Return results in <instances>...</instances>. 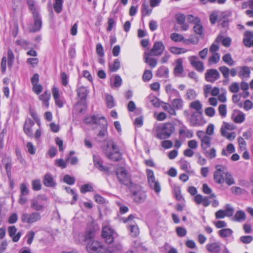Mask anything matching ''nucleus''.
Here are the masks:
<instances>
[{
    "label": "nucleus",
    "mask_w": 253,
    "mask_h": 253,
    "mask_svg": "<svg viewBox=\"0 0 253 253\" xmlns=\"http://www.w3.org/2000/svg\"><path fill=\"white\" fill-rule=\"evenodd\" d=\"M232 118L235 123H242L245 120V115L242 112H239L237 114H234Z\"/></svg>",
    "instance_id": "nucleus-36"
},
{
    "label": "nucleus",
    "mask_w": 253,
    "mask_h": 253,
    "mask_svg": "<svg viewBox=\"0 0 253 253\" xmlns=\"http://www.w3.org/2000/svg\"><path fill=\"white\" fill-rule=\"evenodd\" d=\"M194 25L193 27L194 32L199 35H202L203 34V27L201 23V21H200V22L195 24Z\"/></svg>",
    "instance_id": "nucleus-50"
},
{
    "label": "nucleus",
    "mask_w": 253,
    "mask_h": 253,
    "mask_svg": "<svg viewBox=\"0 0 253 253\" xmlns=\"http://www.w3.org/2000/svg\"><path fill=\"white\" fill-rule=\"evenodd\" d=\"M120 67V62L119 59L114 60L113 64L109 65L110 70L113 72H116Z\"/></svg>",
    "instance_id": "nucleus-52"
},
{
    "label": "nucleus",
    "mask_w": 253,
    "mask_h": 253,
    "mask_svg": "<svg viewBox=\"0 0 253 253\" xmlns=\"http://www.w3.org/2000/svg\"><path fill=\"white\" fill-rule=\"evenodd\" d=\"M211 138L210 137H209L208 136H205V137H204L202 139V140H201V146L202 151L204 150L205 149H207L210 147L211 144Z\"/></svg>",
    "instance_id": "nucleus-33"
},
{
    "label": "nucleus",
    "mask_w": 253,
    "mask_h": 253,
    "mask_svg": "<svg viewBox=\"0 0 253 253\" xmlns=\"http://www.w3.org/2000/svg\"><path fill=\"white\" fill-rule=\"evenodd\" d=\"M246 215L245 212L242 211H238L236 212L232 220L236 222H243L246 220Z\"/></svg>",
    "instance_id": "nucleus-30"
},
{
    "label": "nucleus",
    "mask_w": 253,
    "mask_h": 253,
    "mask_svg": "<svg viewBox=\"0 0 253 253\" xmlns=\"http://www.w3.org/2000/svg\"><path fill=\"white\" fill-rule=\"evenodd\" d=\"M152 9L149 8L148 4L143 3L142 7V14L145 16L150 14Z\"/></svg>",
    "instance_id": "nucleus-54"
},
{
    "label": "nucleus",
    "mask_w": 253,
    "mask_h": 253,
    "mask_svg": "<svg viewBox=\"0 0 253 253\" xmlns=\"http://www.w3.org/2000/svg\"><path fill=\"white\" fill-rule=\"evenodd\" d=\"M93 158L94 165L97 169L103 172H107L108 171V169L103 166L102 162L98 157L93 155Z\"/></svg>",
    "instance_id": "nucleus-23"
},
{
    "label": "nucleus",
    "mask_w": 253,
    "mask_h": 253,
    "mask_svg": "<svg viewBox=\"0 0 253 253\" xmlns=\"http://www.w3.org/2000/svg\"><path fill=\"white\" fill-rule=\"evenodd\" d=\"M77 92L78 97H80L82 100L85 99L88 93L86 88L84 86L80 87L77 90Z\"/></svg>",
    "instance_id": "nucleus-35"
},
{
    "label": "nucleus",
    "mask_w": 253,
    "mask_h": 253,
    "mask_svg": "<svg viewBox=\"0 0 253 253\" xmlns=\"http://www.w3.org/2000/svg\"><path fill=\"white\" fill-rule=\"evenodd\" d=\"M174 131V126L170 123H165L156 128V137L160 139L169 138Z\"/></svg>",
    "instance_id": "nucleus-1"
},
{
    "label": "nucleus",
    "mask_w": 253,
    "mask_h": 253,
    "mask_svg": "<svg viewBox=\"0 0 253 253\" xmlns=\"http://www.w3.org/2000/svg\"><path fill=\"white\" fill-rule=\"evenodd\" d=\"M170 52L173 54H180L186 52V50L184 48H178L176 47H171L169 49Z\"/></svg>",
    "instance_id": "nucleus-60"
},
{
    "label": "nucleus",
    "mask_w": 253,
    "mask_h": 253,
    "mask_svg": "<svg viewBox=\"0 0 253 253\" xmlns=\"http://www.w3.org/2000/svg\"><path fill=\"white\" fill-rule=\"evenodd\" d=\"M32 188L34 190L38 191L41 189L42 185L41 181L39 179H36L32 181Z\"/></svg>",
    "instance_id": "nucleus-61"
},
{
    "label": "nucleus",
    "mask_w": 253,
    "mask_h": 253,
    "mask_svg": "<svg viewBox=\"0 0 253 253\" xmlns=\"http://www.w3.org/2000/svg\"><path fill=\"white\" fill-rule=\"evenodd\" d=\"M223 61L229 66L234 65L235 62L229 53H227L222 57Z\"/></svg>",
    "instance_id": "nucleus-48"
},
{
    "label": "nucleus",
    "mask_w": 253,
    "mask_h": 253,
    "mask_svg": "<svg viewBox=\"0 0 253 253\" xmlns=\"http://www.w3.org/2000/svg\"><path fill=\"white\" fill-rule=\"evenodd\" d=\"M207 250L211 253H219L221 250L220 243L219 242H212L206 245Z\"/></svg>",
    "instance_id": "nucleus-19"
},
{
    "label": "nucleus",
    "mask_w": 253,
    "mask_h": 253,
    "mask_svg": "<svg viewBox=\"0 0 253 253\" xmlns=\"http://www.w3.org/2000/svg\"><path fill=\"white\" fill-rule=\"evenodd\" d=\"M199 113H193L190 117V123L193 126H200L203 125L201 116Z\"/></svg>",
    "instance_id": "nucleus-16"
},
{
    "label": "nucleus",
    "mask_w": 253,
    "mask_h": 253,
    "mask_svg": "<svg viewBox=\"0 0 253 253\" xmlns=\"http://www.w3.org/2000/svg\"><path fill=\"white\" fill-rule=\"evenodd\" d=\"M7 61L8 68L11 69L14 63V55L12 50L10 48L8 49L7 57L6 58L5 56H3L1 59L0 63V68L1 72L2 73H5V72H6Z\"/></svg>",
    "instance_id": "nucleus-3"
},
{
    "label": "nucleus",
    "mask_w": 253,
    "mask_h": 253,
    "mask_svg": "<svg viewBox=\"0 0 253 253\" xmlns=\"http://www.w3.org/2000/svg\"><path fill=\"white\" fill-rule=\"evenodd\" d=\"M171 39L176 42H179L183 40V36L179 34L172 33L170 35Z\"/></svg>",
    "instance_id": "nucleus-58"
},
{
    "label": "nucleus",
    "mask_w": 253,
    "mask_h": 253,
    "mask_svg": "<svg viewBox=\"0 0 253 253\" xmlns=\"http://www.w3.org/2000/svg\"><path fill=\"white\" fill-rule=\"evenodd\" d=\"M227 208L225 211L219 210L217 211L215 213V217L216 218H223L225 216H231L234 212V209L227 205Z\"/></svg>",
    "instance_id": "nucleus-15"
},
{
    "label": "nucleus",
    "mask_w": 253,
    "mask_h": 253,
    "mask_svg": "<svg viewBox=\"0 0 253 253\" xmlns=\"http://www.w3.org/2000/svg\"><path fill=\"white\" fill-rule=\"evenodd\" d=\"M148 183L151 188L153 189L156 193H158L161 191L160 184L155 179L149 181Z\"/></svg>",
    "instance_id": "nucleus-31"
},
{
    "label": "nucleus",
    "mask_w": 253,
    "mask_h": 253,
    "mask_svg": "<svg viewBox=\"0 0 253 253\" xmlns=\"http://www.w3.org/2000/svg\"><path fill=\"white\" fill-rule=\"evenodd\" d=\"M196 92L192 89H188L186 94V98L189 100L194 99L196 97Z\"/></svg>",
    "instance_id": "nucleus-59"
},
{
    "label": "nucleus",
    "mask_w": 253,
    "mask_h": 253,
    "mask_svg": "<svg viewBox=\"0 0 253 253\" xmlns=\"http://www.w3.org/2000/svg\"><path fill=\"white\" fill-rule=\"evenodd\" d=\"M165 49V45L162 42H154L153 47L148 52L154 56H160L162 54Z\"/></svg>",
    "instance_id": "nucleus-11"
},
{
    "label": "nucleus",
    "mask_w": 253,
    "mask_h": 253,
    "mask_svg": "<svg viewBox=\"0 0 253 253\" xmlns=\"http://www.w3.org/2000/svg\"><path fill=\"white\" fill-rule=\"evenodd\" d=\"M8 232L9 236L12 238V241L14 242H16L19 241L21 233L20 232H18L16 233L17 229L15 226H10L8 227Z\"/></svg>",
    "instance_id": "nucleus-18"
},
{
    "label": "nucleus",
    "mask_w": 253,
    "mask_h": 253,
    "mask_svg": "<svg viewBox=\"0 0 253 253\" xmlns=\"http://www.w3.org/2000/svg\"><path fill=\"white\" fill-rule=\"evenodd\" d=\"M116 174L120 183L126 185L131 183L130 178L125 169L121 168L118 169L116 171Z\"/></svg>",
    "instance_id": "nucleus-10"
},
{
    "label": "nucleus",
    "mask_w": 253,
    "mask_h": 253,
    "mask_svg": "<svg viewBox=\"0 0 253 253\" xmlns=\"http://www.w3.org/2000/svg\"><path fill=\"white\" fill-rule=\"evenodd\" d=\"M111 146L113 152H110L107 155V157L114 161H118L122 158V155L119 152V149L118 146L112 141L110 140L108 142L107 147Z\"/></svg>",
    "instance_id": "nucleus-7"
},
{
    "label": "nucleus",
    "mask_w": 253,
    "mask_h": 253,
    "mask_svg": "<svg viewBox=\"0 0 253 253\" xmlns=\"http://www.w3.org/2000/svg\"><path fill=\"white\" fill-rule=\"evenodd\" d=\"M166 91L167 93L172 95L174 94L176 96H179V92L176 89L172 88V86L170 84H167L165 87Z\"/></svg>",
    "instance_id": "nucleus-47"
},
{
    "label": "nucleus",
    "mask_w": 253,
    "mask_h": 253,
    "mask_svg": "<svg viewBox=\"0 0 253 253\" xmlns=\"http://www.w3.org/2000/svg\"><path fill=\"white\" fill-rule=\"evenodd\" d=\"M43 183L45 186L49 187H53L56 185V182L49 173L45 174L43 179Z\"/></svg>",
    "instance_id": "nucleus-24"
},
{
    "label": "nucleus",
    "mask_w": 253,
    "mask_h": 253,
    "mask_svg": "<svg viewBox=\"0 0 253 253\" xmlns=\"http://www.w3.org/2000/svg\"><path fill=\"white\" fill-rule=\"evenodd\" d=\"M245 38L243 39V42L246 46H250V41L253 38V32L246 31L245 33Z\"/></svg>",
    "instance_id": "nucleus-37"
},
{
    "label": "nucleus",
    "mask_w": 253,
    "mask_h": 253,
    "mask_svg": "<svg viewBox=\"0 0 253 253\" xmlns=\"http://www.w3.org/2000/svg\"><path fill=\"white\" fill-rule=\"evenodd\" d=\"M231 15L230 12H222L218 17V20L223 27L227 26L228 23V17Z\"/></svg>",
    "instance_id": "nucleus-29"
},
{
    "label": "nucleus",
    "mask_w": 253,
    "mask_h": 253,
    "mask_svg": "<svg viewBox=\"0 0 253 253\" xmlns=\"http://www.w3.org/2000/svg\"><path fill=\"white\" fill-rule=\"evenodd\" d=\"M219 70L222 73L225 79L228 80L229 76L230 75V69L228 67L225 66H223L219 67Z\"/></svg>",
    "instance_id": "nucleus-49"
},
{
    "label": "nucleus",
    "mask_w": 253,
    "mask_h": 253,
    "mask_svg": "<svg viewBox=\"0 0 253 253\" xmlns=\"http://www.w3.org/2000/svg\"><path fill=\"white\" fill-rule=\"evenodd\" d=\"M235 151V147L232 143L229 144L226 147V150L223 149L221 154L223 156H228L229 154H231Z\"/></svg>",
    "instance_id": "nucleus-46"
},
{
    "label": "nucleus",
    "mask_w": 253,
    "mask_h": 253,
    "mask_svg": "<svg viewBox=\"0 0 253 253\" xmlns=\"http://www.w3.org/2000/svg\"><path fill=\"white\" fill-rule=\"evenodd\" d=\"M107 105L109 108H112L115 106V103L113 97L109 94H107L106 97Z\"/></svg>",
    "instance_id": "nucleus-57"
},
{
    "label": "nucleus",
    "mask_w": 253,
    "mask_h": 253,
    "mask_svg": "<svg viewBox=\"0 0 253 253\" xmlns=\"http://www.w3.org/2000/svg\"><path fill=\"white\" fill-rule=\"evenodd\" d=\"M133 200L137 203H142L146 198L145 192L141 187H137L136 190H131Z\"/></svg>",
    "instance_id": "nucleus-9"
},
{
    "label": "nucleus",
    "mask_w": 253,
    "mask_h": 253,
    "mask_svg": "<svg viewBox=\"0 0 253 253\" xmlns=\"http://www.w3.org/2000/svg\"><path fill=\"white\" fill-rule=\"evenodd\" d=\"M34 124L35 123L33 121L30 119H28L26 120L23 126L24 132L26 135L31 137L33 136V131L32 128Z\"/></svg>",
    "instance_id": "nucleus-17"
},
{
    "label": "nucleus",
    "mask_w": 253,
    "mask_h": 253,
    "mask_svg": "<svg viewBox=\"0 0 253 253\" xmlns=\"http://www.w3.org/2000/svg\"><path fill=\"white\" fill-rule=\"evenodd\" d=\"M41 218V214L37 211L30 213H23L21 215V220L23 223L32 224L39 221Z\"/></svg>",
    "instance_id": "nucleus-4"
},
{
    "label": "nucleus",
    "mask_w": 253,
    "mask_h": 253,
    "mask_svg": "<svg viewBox=\"0 0 253 253\" xmlns=\"http://www.w3.org/2000/svg\"><path fill=\"white\" fill-rule=\"evenodd\" d=\"M162 108L164 110L167 111L170 115L175 116L176 112L172 106L167 103H164Z\"/></svg>",
    "instance_id": "nucleus-40"
},
{
    "label": "nucleus",
    "mask_w": 253,
    "mask_h": 253,
    "mask_svg": "<svg viewBox=\"0 0 253 253\" xmlns=\"http://www.w3.org/2000/svg\"><path fill=\"white\" fill-rule=\"evenodd\" d=\"M221 133L222 136L225 137L230 141L234 140L236 137L235 132H229L225 130L223 127L221 128Z\"/></svg>",
    "instance_id": "nucleus-41"
},
{
    "label": "nucleus",
    "mask_w": 253,
    "mask_h": 253,
    "mask_svg": "<svg viewBox=\"0 0 253 253\" xmlns=\"http://www.w3.org/2000/svg\"><path fill=\"white\" fill-rule=\"evenodd\" d=\"M27 4L29 10L32 12L33 15H36L38 11L35 6V2L33 0H27Z\"/></svg>",
    "instance_id": "nucleus-53"
},
{
    "label": "nucleus",
    "mask_w": 253,
    "mask_h": 253,
    "mask_svg": "<svg viewBox=\"0 0 253 253\" xmlns=\"http://www.w3.org/2000/svg\"><path fill=\"white\" fill-rule=\"evenodd\" d=\"M104 246L103 244L97 240H90L89 241L86 247L87 251L89 253H99L104 250Z\"/></svg>",
    "instance_id": "nucleus-8"
},
{
    "label": "nucleus",
    "mask_w": 253,
    "mask_h": 253,
    "mask_svg": "<svg viewBox=\"0 0 253 253\" xmlns=\"http://www.w3.org/2000/svg\"><path fill=\"white\" fill-rule=\"evenodd\" d=\"M96 230L95 229H89L87 230L84 234V240H91L93 239L95 235Z\"/></svg>",
    "instance_id": "nucleus-51"
},
{
    "label": "nucleus",
    "mask_w": 253,
    "mask_h": 253,
    "mask_svg": "<svg viewBox=\"0 0 253 253\" xmlns=\"http://www.w3.org/2000/svg\"><path fill=\"white\" fill-rule=\"evenodd\" d=\"M215 41L216 42H220V41H221L222 43L224 46L226 47H228L230 46L231 44V40L230 38H229V37L223 39V37L222 36H218L216 38Z\"/></svg>",
    "instance_id": "nucleus-45"
},
{
    "label": "nucleus",
    "mask_w": 253,
    "mask_h": 253,
    "mask_svg": "<svg viewBox=\"0 0 253 253\" xmlns=\"http://www.w3.org/2000/svg\"><path fill=\"white\" fill-rule=\"evenodd\" d=\"M184 71L183 67V61L181 58L178 59L175 62V66L174 68V74L176 76H179Z\"/></svg>",
    "instance_id": "nucleus-25"
},
{
    "label": "nucleus",
    "mask_w": 253,
    "mask_h": 253,
    "mask_svg": "<svg viewBox=\"0 0 253 253\" xmlns=\"http://www.w3.org/2000/svg\"><path fill=\"white\" fill-rule=\"evenodd\" d=\"M225 180L226 183L228 185H231L234 184L235 181L232 175L226 170L225 175L224 181Z\"/></svg>",
    "instance_id": "nucleus-55"
},
{
    "label": "nucleus",
    "mask_w": 253,
    "mask_h": 253,
    "mask_svg": "<svg viewBox=\"0 0 253 253\" xmlns=\"http://www.w3.org/2000/svg\"><path fill=\"white\" fill-rule=\"evenodd\" d=\"M220 77V74L216 69H209L205 73V79L207 81L214 83Z\"/></svg>",
    "instance_id": "nucleus-12"
},
{
    "label": "nucleus",
    "mask_w": 253,
    "mask_h": 253,
    "mask_svg": "<svg viewBox=\"0 0 253 253\" xmlns=\"http://www.w3.org/2000/svg\"><path fill=\"white\" fill-rule=\"evenodd\" d=\"M190 64L199 72H203L204 70V63L202 61L198 60V57L191 56L188 57Z\"/></svg>",
    "instance_id": "nucleus-13"
},
{
    "label": "nucleus",
    "mask_w": 253,
    "mask_h": 253,
    "mask_svg": "<svg viewBox=\"0 0 253 253\" xmlns=\"http://www.w3.org/2000/svg\"><path fill=\"white\" fill-rule=\"evenodd\" d=\"M63 0H55L53 3V8L55 11L57 13H60L62 10Z\"/></svg>",
    "instance_id": "nucleus-44"
},
{
    "label": "nucleus",
    "mask_w": 253,
    "mask_h": 253,
    "mask_svg": "<svg viewBox=\"0 0 253 253\" xmlns=\"http://www.w3.org/2000/svg\"><path fill=\"white\" fill-rule=\"evenodd\" d=\"M130 234L132 237H136L139 233V228L135 224H130L128 226Z\"/></svg>",
    "instance_id": "nucleus-43"
},
{
    "label": "nucleus",
    "mask_w": 253,
    "mask_h": 253,
    "mask_svg": "<svg viewBox=\"0 0 253 253\" xmlns=\"http://www.w3.org/2000/svg\"><path fill=\"white\" fill-rule=\"evenodd\" d=\"M203 153L206 157L210 159H212L216 156V151L214 148H212L209 150L207 149L203 150Z\"/></svg>",
    "instance_id": "nucleus-34"
},
{
    "label": "nucleus",
    "mask_w": 253,
    "mask_h": 253,
    "mask_svg": "<svg viewBox=\"0 0 253 253\" xmlns=\"http://www.w3.org/2000/svg\"><path fill=\"white\" fill-rule=\"evenodd\" d=\"M148 183L151 188L153 189L156 193H158L161 191L160 184L155 179L149 181Z\"/></svg>",
    "instance_id": "nucleus-32"
},
{
    "label": "nucleus",
    "mask_w": 253,
    "mask_h": 253,
    "mask_svg": "<svg viewBox=\"0 0 253 253\" xmlns=\"http://www.w3.org/2000/svg\"><path fill=\"white\" fill-rule=\"evenodd\" d=\"M101 118V117H98L94 116V115L90 116L85 117L84 120V123H85L86 124H95L99 125L101 124V123H100Z\"/></svg>",
    "instance_id": "nucleus-26"
},
{
    "label": "nucleus",
    "mask_w": 253,
    "mask_h": 253,
    "mask_svg": "<svg viewBox=\"0 0 253 253\" xmlns=\"http://www.w3.org/2000/svg\"><path fill=\"white\" fill-rule=\"evenodd\" d=\"M143 80L144 82H147L152 78V73L151 71L146 70L143 75Z\"/></svg>",
    "instance_id": "nucleus-64"
},
{
    "label": "nucleus",
    "mask_w": 253,
    "mask_h": 253,
    "mask_svg": "<svg viewBox=\"0 0 253 253\" xmlns=\"http://www.w3.org/2000/svg\"><path fill=\"white\" fill-rule=\"evenodd\" d=\"M116 236L117 233L110 226L107 225L102 227V237L108 244H112Z\"/></svg>",
    "instance_id": "nucleus-6"
},
{
    "label": "nucleus",
    "mask_w": 253,
    "mask_h": 253,
    "mask_svg": "<svg viewBox=\"0 0 253 253\" xmlns=\"http://www.w3.org/2000/svg\"><path fill=\"white\" fill-rule=\"evenodd\" d=\"M233 234V231L230 228H225L220 230L218 234L221 238H227L231 236Z\"/></svg>",
    "instance_id": "nucleus-42"
},
{
    "label": "nucleus",
    "mask_w": 253,
    "mask_h": 253,
    "mask_svg": "<svg viewBox=\"0 0 253 253\" xmlns=\"http://www.w3.org/2000/svg\"><path fill=\"white\" fill-rule=\"evenodd\" d=\"M101 124L99 126H101L102 129L99 131L97 134L98 141H102L104 139L107 134V122L104 117H101L100 119Z\"/></svg>",
    "instance_id": "nucleus-14"
},
{
    "label": "nucleus",
    "mask_w": 253,
    "mask_h": 253,
    "mask_svg": "<svg viewBox=\"0 0 253 253\" xmlns=\"http://www.w3.org/2000/svg\"><path fill=\"white\" fill-rule=\"evenodd\" d=\"M33 16L34 20V24L30 31L32 32H36L40 30L42 26V21L39 13H37L36 15H33Z\"/></svg>",
    "instance_id": "nucleus-21"
},
{
    "label": "nucleus",
    "mask_w": 253,
    "mask_h": 253,
    "mask_svg": "<svg viewBox=\"0 0 253 253\" xmlns=\"http://www.w3.org/2000/svg\"><path fill=\"white\" fill-rule=\"evenodd\" d=\"M44 195H39L31 200V208L36 211H42L44 208V202L47 200Z\"/></svg>",
    "instance_id": "nucleus-2"
},
{
    "label": "nucleus",
    "mask_w": 253,
    "mask_h": 253,
    "mask_svg": "<svg viewBox=\"0 0 253 253\" xmlns=\"http://www.w3.org/2000/svg\"><path fill=\"white\" fill-rule=\"evenodd\" d=\"M153 56L147 52H144V62L147 63L150 67L154 68L157 64V61L156 59L151 58L150 56Z\"/></svg>",
    "instance_id": "nucleus-22"
},
{
    "label": "nucleus",
    "mask_w": 253,
    "mask_h": 253,
    "mask_svg": "<svg viewBox=\"0 0 253 253\" xmlns=\"http://www.w3.org/2000/svg\"><path fill=\"white\" fill-rule=\"evenodd\" d=\"M194 200L197 204H202L204 207H208L211 203L208 197H203L200 194L196 195L194 197Z\"/></svg>",
    "instance_id": "nucleus-20"
},
{
    "label": "nucleus",
    "mask_w": 253,
    "mask_h": 253,
    "mask_svg": "<svg viewBox=\"0 0 253 253\" xmlns=\"http://www.w3.org/2000/svg\"><path fill=\"white\" fill-rule=\"evenodd\" d=\"M190 108L195 110L196 112L195 113H199L200 115L202 114V104L199 100L194 101L190 103Z\"/></svg>",
    "instance_id": "nucleus-28"
},
{
    "label": "nucleus",
    "mask_w": 253,
    "mask_h": 253,
    "mask_svg": "<svg viewBox=\"0 0 253 253\" xmlns=\"http://www.w3.org/2000/svg\"><path fill=\"white\" fill-rule=\"evenodd\" d=\"M216 170L214 172L213 179L215 183L223 184L224 182V175H225L227 168L222 165H216Z\"/></svg>",
    "instance_id": "nucleus-5"
},
{
    "label": "nucleus",
    "mask_w": 253,
    "mask_h": 253,
    "mask_svg": "<svg viewBox=\"0 0 253 253\" xmlns=\"http://www.w3.org/2000/svg\"><path fill=\"white\" fill-rule=\"evenodd\" d=\"M50 97V93L49 92L45 91L43 94L40 96V99L42 101L43 104L48 107L49 106L48 100Z\"/></svg>",
    "instance_id": "nucleus-39"
},
{
    "label": "nucleus",
    "mask_w": 253,
    "mask_h": 253,
    "mask_svg": "<svg viewBox=\"0 0 253 253\" xmlns=\"http://www.w3.org/2000/svg\"><path fill=\"white\" fill-rule=\"evenodd\" d=\"M187 21L193 24H197L200 22V19L197 16H195L193 15L189 14L187 17Z\"/></svg>",
    "instance_id": "nucleus-62"
},
{
    "label": "nucleus",
    "mask_w": 253,
    "mask_h": 253,
    "mask_svg": "<svg viewBox=\"0 0 253 253\" xmlns=\"http://www.w3.org/2000/svg\"><path fill=\"white\" fill-rule=\"evenodd\" d=\"M220 59V55L217 53H212V55L209 58V62L210 63L216 64L218 62Z\"/></svg>",
    "instance_id": "nucleus-56"
},
{
    "label": "nucleus",
    "mask_w": 253,
    "mask_h": 253,
    "mask_svg": "<svg viewBox=\"0 0 253 253\" xmlns=\"http://www.w3.org/2000/svg\"><path fill=\"white\" fill-rule=\"evenodd\" d=\"M238 68L240 69L238 74L242 79L249 77L251 71L248 67H239Z\"/></svg>",
    "instance_id": "nucleus-27"
},
{
    "label": "nucleus",
    "mask_w": 253,
    "mask_h": 253,
    "mask_svg": "<svg viewBox=\"0 0 253 253\" xmlns=\"http://www.w3.org/2000/svg\"><path fill=\"white\" fill-rule=\"evenodd\" d=\"M179 134H184L187 138H191L193 136V133L192 130L186 129H180L179 130Z\"/></svg>",
    "instance_id": "nucleus-63"
},
{
    "label": "nucleus",
    "mask_w": 253,
    "mask_h": 253,
    "mask_svg": "<svg viewBox=\"0 0 253 253\" xmlns=\"http://www.w3.org/2000/svg\"><path fill=\"white\" fill-rule=\"evenodd\" d=\"M171 104L174 109L180 110L182 109L183 101L181 98H175L172 101Z\"/></svg>",
    "instance_id": "nucleus-38"
}]
</instances>
